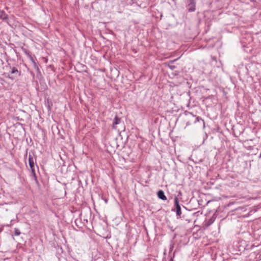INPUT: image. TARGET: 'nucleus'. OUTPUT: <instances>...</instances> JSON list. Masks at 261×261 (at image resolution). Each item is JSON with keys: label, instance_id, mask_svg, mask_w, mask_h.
Here are the masks:
<instances>
[{"label": "nucleus", "instance_id": "14", "mask_svg": "<svg viewBox=\"0 0 261 261\" xmlns=\"http://www.w3.org/2000/svg\"><path fill=\"white\" fill-rule=\"evenodd\" d=\"M2 229H0V232L2 231Z\"/></svg>", "mask_w": 261, "mask_h": 261}, {"label": "nucleus", "instance_id": "10", "mask_svg": "<svg viewBox=\"0 0 261 261\" xmlns=\"http://www.w3.org/2000/svg\"><path fill=\"white\" fill-rule=\"evenodd\" d=\"M20 231L19 229L15 228L14 229V234L16 236L20 235Z\"/></svg>", "mask_w": 261, "mask_h": 261}, {"label": "nucleus", "instance_id": "3", "mask_svg": "<svg viewBox=\"0 0 261 261\" xmlns=\"http://www.w3.org/2000/svg\"><path fill=\"white\" fill-rule=\"evenodd\" d=\"M11 71L8 77L12 80H14L21 75V71L18 70L16 67H10Z\"/></svg>", "mask_w": 261, "mask_h": 261}, {"label": "nucleus", "instance_id": "9", "mask_svg": "<svg viewBox=\"0 0 261 261\" xmlns=\"http://www.w3.org/2000/svg\"><path fill=\"white\" fill-rule=\"evenodd\" d=\"M121 122L120 118H118L117 115H116L114 120V121L113 122V128H115V125H117L119 124Z\"/></svg>", "mask_w": 261, "mask_h": 261}, {"label": "nucleus", "instance_id": "12", "mask_svg": "<svg viewBox=\"0 0 261 261\" xmlns=\"http://www.w3.org/2000/svg\"><path fill=\"white\" fill-rule=\"evenodd\" d=\"M173 248V246H170V251H171L172 250Z\"/></svg>", "mask_w": 261, "mask_h": 261}, {"label": "nucleus", "instance_id": "13", "mask_svg": "<svg viewBox=\"0 0 261 261\" xmlns=\"http://www.w3.org/2000/svg\"><path fill=\"white\" fill-rule=\"evenodd\" d=\"M27 156V153H26L25 155V158Z\"/></svg>", "mask_w": 261, "mask_h": 261}, {"label": "nucleus", "instance_id": "2", "mask_svg": "<svg viewBox=\"0 0 261 261\" xmlns=\"http://www.w3.org/2000/svg\"><path fill=\"white\" fill-rule=\"evenodd\" d=\"M186 115L188 119L187 125H191L192 123H195L197 122H201V124H202L203 126L204 125V120L200 117H196L190 112L186 114Z\"/></svg>", "mask_w": 261, "mask_h": 261}, {"label": "nucleus", "instance_id": "6", "mask_svg": "<svg viewBox=\"0 0 261 261\" xmlns=\"http://www.w3.org/2000/svg\"><path fill=\"white\" fill-rule=\"evenodd\" d=\"M21 50L23 51V53L29 58V59L32 61L33 63L34 66L35 68L37 70H39V67L37 66L36 63L35 62L34 60L33 59V57L32 56L31 53L29 50H28L27 48H24L23 46H21Z\"/></svg>", "mask_w": 261, "mask_h": 261}, {"label": "nucleus", "instance_id": "8", "mask_svg": "<svg viewBox=\"0 0 261 261\" xmlns=\"http://www.w3.org/2000/svg\"><path fill=\"white\" fill-rule=\"evenodd\" d=\"M0 18L4 21H7L8 19V15L4 10H0Z\"/></svg>", "mask_w": 261, "mask_h": 261}, {"label": "nucleus", "instance_id": "7", "mask_svg": "<svg viewBox=\"0 0 261 261\" xmlns=\"http://www.w3.org/2000/svg\"><path fill=\"white\" fill-rule=\"evenodd\" d=\"M157 195H158V197H159V198H160L163 200H166L167 199L164 194V192L162 190H160L158 192Z\"/></svg>", "mask_w": 261, "mask_h": 261}, {"label": "nucleus", "instance_id": "1", "mask_svg": "<svg viewBox=\"0 0 261 261\" xmlns=\"http://www.w3.org/2000/svg\"><path fill=\"white\" fill-rule=\"evenodd\" d=\"M36 158L35 157V154L34 152L30 151L29 153V164L31 170L32 175L33 176V178L36 181V182H38L37 180V175L36 174V171L35 169V161L36 162Z\"/></svg>", "mask_w": 261, "mask_h": 261}, {"label": "nucleus", "instance_id": "11", "mask_svg": "<svg viewBox=\"0 0 261 261\" xmlns=\"http://www.w3.org/2000/svg\"><path fill=\"white\" fill-rule=\"evenodd\" d=\"M169 67L172 70H173L175 68V66L170 65H169Z\"/></svg>", "mask_w": 261, "mask_h": 261}, {"label": "nucleus", "instance_id": "4", "mask_svg": "<svg viewBox=\"0 0 261 261\" xmlns=\"http://www.w3.org/2000/svg\"><path fill=\"white\" fill-rule=\"evenodd\" d=\"M174 211L176 212V216L177 218H181V206L179 204L178 198L175 196L174 198Z\"/></svg>", "mask_w": 261, "mask_h": 261}, {"label": "nucleus", "instance_id": "5", "mask_svg": "<svg viewBox=\"0 0 261 261\" xmlns=\"http://www.w3.org/2000/svg\"><path fill=\"white\" fill-rule=\"evenodd\" d=\"M196 1L188 0L187 4V8L189 12H194L196 9Z\"/></svg>", "mask_w": 261, "mask_h": 261}]
</instances>
